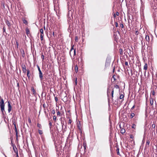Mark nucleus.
Returning <instances> with one entry per match:
<instances>
[{"label": "nucleus", "mask_w": 157, "mask_h": 157, "mask_svg": "<svg viewBox=\"0 0 157 157\" xmlns=\"http://www.w3.org/2000/svg\"><path fill=\"white\" fill-rule=\"evenodd\" d=\"M0 106L1 110L3 114H4V110L5 105L4 104V101L3 99H1L0 102Z\"/></svg>", "instance_id": "1"}, {"label": "nucleus", "mask_w": 157, "mask_h": 157, "mask_svg": "<svg viewBox=\"0 0 157 157\" xmlns=\"http://www.w3.org/2000/svg\"><path fill=\"white\" fill-rule=\"evenodd\" d=\"M113 93H114V90L113 89H112L111 91V90L109 88H108L107 90V96L109 97V95H110L111 94V96L112 98V99H113Z\"/></svg>", "instance_id": "2"}, {"label": "nucleus", "mask_w": 157, "mask_h": 157, "mask_svg": "<svg viewBox=\"0 0 157 157\" xmlns=\"http://www.w3.org/2000/svg\"><path fill=\"white\" fill-rule=\"evenodd\" d=\"M8 112L9 113H10L11 111L12 107L10 105V101H8Z\"/></svg>", "instance_id": "3"}, {"label": "nucleus", "mask_w": 157, "mask_h": 157, "mask_svg": "<svg viewBox=\"0 0 157 157\" xmlns=\"http://www.w3.org/2000/svg\"><path fill=\"white\" fill-rule=\"evenodd\" d=\"M21 67L23 72L24 73H26V71H27V70L25 66V65H23L21 66Z\"/></svg>", "instance_id": "4"}, {"label": "nucleus", "mask_w": 157, "mask_h": 157, "mask_svg": "<svg viewBox=\"0 0 157 157\" xmlns=\"http://www.w3.org/2000/svg\"><path fill=\"white\" fill-rule=\"evenodd\" d=\"M137 114H138L137 112H136L135 113H131L130 114V118H132L134 116L137 115Z\"/></svg>", "instance_id": "5"}, {"label": "nucleus", "mask_w": 157, "mask_h": 157, "mask_svg": "<svg viewBox=\"0 0 157 157\" xmlns=\"http://www.w3.org/2000/svg\"><path fill=\"white\" fill-rule=\"evenodd\" d=\"M76 55V49H75L74 50V51H72V52H71V57H72V58L74 59L75 58V56Z\"/></svg>", "instance_id": "6"}, {"label": "nucleus", "mask_w": 157, "mask_h": 157, "mask_svg": "<svg viewBox=\"0 0 157 157\" xmlns=\"http://www.w3.org/2000/svg\"><path fill=\"white\" fill-rule=\"evenodd\" d=\"M39 76L40 81H42L43 79V74L41 71L39 72Z\"/></svg>", "instance_id": "7"}, {"label": "nucleus", "mask_w": 157, "mask_h": 157, "mask_svg": "<svg viewBox=\"0 0 157 157\" xmlns=\"http://www.w3.org/2000/svg\"><path fill=\"white\" fill-rule=\"evenodd\" d=\"M120 127L121 129L120 130L122 134H124L125 132V129L123 128H122L120 125Z\"/></svg>", "instance_id": "8"}, {"label": "nucleus", "mask_w": 157, "mask_h": 157, "mask_svg": "<svg viewBox=\"0 0 157 157\" xmlns=\"http://www.w3.org/2000/svg\"><path fill=\"white\" fill-rule=\"evenodd\" d=\"M149 101L150 104L152 105H153V98L150 97L149 98Z\"/></svg>", "instance_id": "9"}, {"label": "nucleus", "mask_w": 157, "mask_h": 157, "mask_svg": "<svg viewBox=\"0 0 157 157\" xmlns=\"http://www.w3.org/2000/svg\"><path fill=\"white\" fill-rule=\"evenodd\" d=\"M74 46V45H73L71 47V50L70 51L69 53H70V55L71 57V52H72V51H73V50H74V48H73Z\"/></svg>", "instance_id": "10"}, {"label": "nucleus", "mask_w": 157, "mask_h": 157, "mask_svg": "<svg viewBox=\"0 0 157 157\" xmlns=\"http://www.w3.org/2000/svg\"><path fill=\"white\" fill-rule=\"evenodd\" d=\"M32 92L34 96H35L36 95V91L33 88L32 89Z\"/></svg>", "instance_id": "11"}, {"label": "nucleus", "mask_w": 157, "mask_h": 157, "mask_svg": "<svg viewBox=\"0 0 157 157\" xmlns=\"http://www.w3.org/2000/svg\"><path fill=\"white\" fill-rule=\"evenodd\" d=\"M145 39L147 41L149 42L150 40V38L149 36L146 35L145 37Z\"/></svg>", "instance_id": "12"}, {"label": "nucleus", "mask_w": 157, "mask_h": 157, "mask_svg": "<svg viewBox=\"0 0 157 157\" xmlns=\"http://www.w3.org/2000/svg\"><path fill=\"white\" fill-rule=\"evenodd\" d=\"M147 68V65L146 63H145L144 67V69L146 71Z\"/></svg>", "instance_id": "13"}, {"label": "nucleus", "mask_w": 157, "mask_h": 157, "mask_svg": "<svg viewBox=\"0 0 157 157\" xmlns=\"http://www.w3.org/2000/svg\"><path fill=\"white\" fill-rule=\"evenodd\" d=\"M30 31L29 30L28 28H27L26 29V33L27 35H28V34L29 33Z\"/></svg>", "instance_id": "14"}, {"label": "nucleus", "mask_w": 157, "mask_h": 157, "mask_svg": "<svg viewBox=\"0 0 157 157\" xmlns=\"http://www.w3.org/2000/svg\"><path fill=\"white\" fill-rule=\"evenodd\" d=\"M29 72H30V71H29V70H27V76L29 78L30 77V76L29 75Z\"/></svg>", "instance_id": "15"}, {"label": "nucleus", "mask_w": 157, "mask_h": 157, "mask_svg": "<svg viewBox=\"0 0 157 157\" xmlns=\"http://www.w3.org/2000/svg\"><path fill=\"white\" fill-rule=\"evenodd\" d=\"M44 31H43V29H40V33H41V34L40 35H44Z\"/></svg>", "instance_id": "16"}, {"label": "nucleus", "mask_w": 157, "mask_h": 157, "mask_svg": "<svg viewBox=\"0 0 157 157\" xmlns=\"http://www.w3.org/2000/svg\"><path fill=\"white\" fill-rule=\"evenodd\" d=\"M119 148L118 147H117V149L116 150V151L117 152V154L118 155H120V153H119Z\"/></svg>", "instance_id": "17"}, {"label": "nucleus", "mask_w": 157, "mask_h": 157, "mask_svg": "<svg viewBox=\"0 0 157 157\" xmlns=\"http://www.w3.org/2000/svg\"><path fill=\"white\" fill-rule=\"evenodd\" d=\"M37 126L38 127H39L41 129L42 128L41 125L40 124L38 123L37 124Z\"/></svg>", "instance_id": "18"}, {"label": "nucleus", "mask_w": 157, "mask_h": 157, "mask_svg": "<svg viewBox=\"0 0 157 157\" xmlns=\"http://www.w3.org/2000/svg\"><path fill=\"white\" fill-rule=\"evenodd\" d=\"M38 132L40 135H42L43 133L42 131L40 130H38Z\"/></svg>", "instance_id": "19"}, {"label": "nucleus", "mask_w": 157, "mask_h": 157, "mask_svg": "<svg viewBox=\"0 0 157 157\" xmlns=\"http://www.w3.org/2000/svg\"><path fill=\"white\" fill-rule=\"evenodd\" d=\"M135 108V105H134L131 108V109H130V111L131 112H133L132 111V110Z\"/></svg>", "instance_id": "20"}, {"label": "nucleus", "mask_w": 157, "mask_h": 157, "mask_svg": "<svg viewBox=\"0 0 157 157\" xmlns=\"http://www.w3.org/2000/svg\"><path fill=\"white\" fill-rule=\"evenodd\" d=\"M149 143H150V141H149V140H147L146 141V145H149Z\"/></svg>", "instance_id": "21"}, {"label": "nucleus", "mask_w": 157, "mask_h": 157, "mask_svg": "<svg viewBox=\"0 0 157 157\" xmlns=\"http://www.w3.org/2000/svg\"><path fill=\"white\" fill-rule=\"evenodd\" d=\"M152 127L153 128L155 129V122H153V124L152 125Z\"/></svg>", "instance_id": "22"}, {"label": "nucleus", "mask_w": 157, "mask_h": 157, "mask_svg": "<svg viewBox=\"0 0 157 157\" xmlns=\"http://www.w3.org/2000/svg\"><path fill=\"white\" fill-rule=\"evenodd\" d=\"M124 95L123 94H121L120 95V99H122V98H124Z\"/></svg>", "instance_id": "23"}, {"label": "nucleus", "mask_w": 157, "mask_h": 157, "mask_svg": "<svg viewBox=\"0 0 157 157\" xmlns=\"http://www.w3.org/2000/svg\"><path fill=\"white\" fill-rule=\"evenodd\" d=\"M114 87L117 89H119V87L117 85H114Z\"/></svg>", "instance_id": "24"}, {"label": "nucleus", "mask_w": 157, "mask_h": 157, "mask_svg": "<svg viewBox=\"0 0 157 157\" xmlns=\"http://www.w3.org/2000/svg\"><path fill=\"white\" fill-rule=\"evenodd\" d=\"M44 36V35H40V38L41 40H43V37Z\"/></svg>", "instance_id": "25"}, {"label": "nucleus", "mask_w": 157, "mask_h": 157, "mask_svg": "<svg viewBox=\"0 0 157 157\" xmlns=\"http://www.w3.org/2000/svg\"><path fill=\"white\" fill-rule=\"evenodd\" d=\"M15 132L16 133V136H17V129L16 128V127L15 126Z\"/></svg>", "instance_id": "26"}, {"label": "nucleus", "mask_w": 157, "mask_h": 157, "mask_svg": "<svg viewBox=\"0 0 157 157\" xmlns=\"http://www.w3.org/2000/svg\"><path fill=\"white\" fill-rule=\"evenodd\" d=\"M14 149V151L16 153V154H17V155H16V157H19V156H18V152H17V151H15V150L14 149V148H13Z\"/></svg>", "instance_id": "27"}, {"label": "nucleus", "mask_w": 157, "mask_h": 157, "mask_svg": "<svg viewBox=\"0 0 157 157\" xmlns=\"http://www.w3.org/2000/svg\"><path fill=\"white\" fill-rule=\"evenodd\" d=\"M54 96H55V95L54 94ZM55 99L56 102H57L58 101V98L57 97L55 96Z\"/></svg>", "instance_id": "28"}, {"label": "nucleus", "mask_w": 157, "mask_h": 157, "mask_svg": "<svg viewBox=\"0 0 157 157\" xmlns=\"http://www.w3.org/2000/svg\"><path fill=\"white\" fill-rule=\"evenodd\" d=\"M75 71L76 72H77V71H78V67H77V66L75 67Z\"/></svg>", "instance_id": "29"}, {"label": "nucleus", "mask_w": 157, "mask_h": 157, "mask_svg": "<svg viewBox=\"0 0 157 157\" xmlns=\"http://www.w3.org/2000/svg\"><path fill=\"white\" fill-rule=\"evenodd\" d=\"M119 51L120 52V53L121 54H122L123 53L122 50L121 49H120Z\"/></svg>", "instance_id": "30"}, {"label": "nucleus", "mask_w": 157, "mask_h": 157, "mask_svg": "<svg viewBox=\"0 0 157 157\" xmlns=\"http://www.w3.org/2000/svg\"><path fill=\"white\" fill-rule=\"evenodd\" d=\"M55 109H53V110L52 111V113H53V114H54L55 113Z\"/></svg>", "instance_id": "31"}, {"label": "nucleus", "mask_w": 157, "mask_h": 157, "mask_svg": "<svg viewBox=\"0 0 157 157\" xmlns=\"http://www.w3.org/2000/svg\"><path fill=\"white\" fill-rule=\"evenodd\" d=\"M86 144H83V147H84V150L85 151L86 150Z\"/></svg>", "instance_id": "32"}, {"label": "nucleus", "mask_w": 157, "mask_h": 157, "mask_svg": "<svg viewBox=\"0 0 157 157\" xmlns=\"http://www.w3.org/2000/svg\"><path fill=\"white\" fill-rule=\"evenodd\" d=\"M23 22L25 24H27L28 22L26 20H24L23 21Z\"/></svg>", "instance_id": "33"}, {"label": "nucleus", "mask_w": 157, "mask_h": 157, "mask_svg": "<svg viewBox=\"0 0 157 157\" xmlns=\"http://www.w3.org/2000/svg\"><path fill=\"white\" fill-rule=\"evenodd\" d=\"M41 58L42 60H44V56L43 54L41 55Z\"/></svg>", "instance_id": "34"}, {"label": "nucleus", "mask_w": 157, "mask_h": 157, "mask_svg": "<svg viewBox=\"0 0 157 157\" xmlns=\"http://www.w3.org/2000/svg\"><path fill=\"white\" fill-rule=\"evenodd\" d=\"M78 38L77 36H76L75 37V41H77L78 40Z\"/></svg>", "instance_id": "35"}, {"label": "nucleus", "mask_w": 157, "mask_h": 157, "mask_svg": "<svg viewBox=\"0 0 157 157\" xmlns=\"http://www.w3.org/2000/svg\"><path fill=\"white\" fill-rule=\"evenodd\" d=\"M7 25L8 26H10V22H9V21H8L7 22Z\"/></svg>", "instance_id": "36"}, {"label": "nucleus", "mask_w": 157, "mask_h": 157, "mask_svg": "<svg viewBox=\"0 0 157 157\" xmlns=\"http://www.w3.org/2000/svg\"><path fill=\"white\" fill-rule=\"evenodd\" d=\"M56 117L55 116H54L53 117V119L55 121H56Z\"/></svg>", "instance_id": "37"}, {"label": "nucleus", "mask_w": 157, "mask_h": 157, "mask_svg": "<svg viewBox=\"0 0 157 157\" xmlns=\"http://www.w3.org/2000/svg\"><path fill=\"white\" fill-rule=\"evenodd\" d=\"M120 26L122 28L124 27L123 25L122 24H120Z\"/></svg>", "instance_id": "38"}, {"label": "nucleus", "mask_w": 157, "mask_h": 157, "mask_svg": "<svg viewBox=\"0 0 157 157\" xmlns=\"http://www.w3.org/2000/svg\"><path fill=\"white\" fill-rule=\"evenodd\" d=\"M3 32H6V28L5 27H3Z\"/></svg>", "instance_id": "39"}, {"label": "nucleus", "mask_w": 157, "mask_h": 157, "mask_svg": "<svg viewBox=\"0 0 157 157\" xmlns=\"http://www.w3.org/2000/svg\"><path fill=\"white\" fill-rule=\"evenodd\" d=\"M130 137L131 138L133 139L134 138V136L132 135H130Z\"/></svg>", "instance_id": "40"}, {"label": "nucleus", "mask_w": 157, "mask_h": 157, "mask_svg": "<svg viewBox=\"0 0 157 157\" xmlns=\"http://www.w3.org/2000/svg\"><path fill=\"white\" fill-rule=\"evenodd\" d=\"M115 26L117 27H118V23L117 22H115Z\"/></svg>", "instance_id": "41"}, {"label": "nucleus", "mask_w": 157, "mask_h": 157, "mask_svg": "<svg viewBox=\"0 0 157 157\" xmlns=\"http://www.w3.org/2000/svg\"><path fill=\"white\" fill-rule=\"evenodd\" d=\"M37 67L38 68V69L39 72H40V71H41L39 66H37Z\"/></svg>", "instance_id": "42"}, {"label": "nucleus", "mask_w": 157, "mask_h": 157, "mask_svg": "<svg viewBox=\"0 0 157 157\" xmlns=\"http://www.w3.org/2000/svg\"><path fill=\"white\" fill-rule=\"evenodd\" d=\"M57 115H59L60 114V113L59 111H57Z\"/></svg>", "instance_id": "43"}, {"label": "nucleus", "mask_w": 157, "mask_h": 157, "mask_svg": "<svg viewBox=\"0 0 157 157\" xmlns=\"http://www.w3.org/2000/svg\"><path fill=\"white\" fill-rule=\"evenodd\" d=\"M139 34V32L138 31H136L135 32V34L136 35H138Z\"/></svg>", "instance_id": "44"}, {"label": "nucleus", "mask_w": 157, "mask_h": 157, "mask_svg": "<svg viewBox=\"0 0 157 157\" xmlns=\"http://www.w3.org/2000/svg\"><path fill=\"white\" fill-rule=\"evenodd\" d=\"M49 125L50 127H51L52 126V123L51 122H50L49 123Z\"/></svg>", "instance_id": "45"}, {"label": "nucleus", "mask_w": 157, "mask_h": 157, "mask_svg": "<svg viewBox=\"0 0 157 157\" xmlns=\"http://www.w3.org/2000/svg\"><path fill=\"white\" fill-rule=\"evenodd\" d=\"M43 107L44 108L46 107V105L45 103H44V104H43Z\"/></svg>", "instance_id": "46"}, {"label": "nucleus", "mask_w": 157, "mask_h": 157, "mask_svg": "<svg viewBox=\"0 0 157 157\" xmlns=\"http://www.w3.org/2000/svg\"><path fill=\"white\" fill-rule=\"evenodd\" d=\"M71 119H69V122H68V123L69 124H71Z\"/></svg>", "instance_id": "47"}, {"label": "nucleus", "mask_w": 157, "mask_h": 157, "mask_svg": "<svg viewBox=\"0 0 157 157\" xmlns=\"http://www.w3.org/2000/svg\"><path fill=\"white\" fill-rule=\"evenodd\" d=\"M125 65L126 66H128V63L127 62H125Z\"/></svg>", "instance_id": "48"}, {"label": "nucleus", "mask_w": 157, "mask_h": 157, "mask_svg": "<svg viewBox=\"0 0 157 157\" xmlns=\"http://www.w3.org/2000/svg\"><path fill=\"white\" fill-rule=\"evenodd\" d=\"M28 121H29V123H31V121L30 120V119H28Z\"/></svg>", "instance_id": "49"}, {"label": "nucleus", "mask_w": 157, "mask_h": 157, "mask_svg": "<svg viewBox=\"0 0 157 157\" xmlns=\"http://www.w3.org/2000/svg\"><path fill=\"white\" fill-rule=\"evenodd\" d=\"M75 82L76 84V85L77 84V78H76V79H75Z\"/></svg>", "instance_id": "50"}, {"label": "nucleus", "mask_w": 157, "mask_h": 157, "mask_svg": "<svg viewBox=\"0 0 157 157\" xmlns=\"http://www.w3.org/2000/svg\"><path fill=\"white\" fill-rule=\"evenodd\" d=\"M25 53L24 52H23V54H22V56H23V57H24L25 56Z\"/></svg>", "instance_id": "51"}, {"label": "nucleus", "mask_w": 157, "mask_h": 157, "mask_svg": "<svg viewBox=\"0 0 157 157\" xmlns=\"http://www.w3.org/2000/svg\"><path fill=\"white\" fill-rule=\"evenodd\" d=\"M116 14L117 15V16H118L119 15V13L118 12H116Z\"/></svg>", "instance_id": "52"}, {"label": "nucleus", "mask_w": 157, "mask_h": 157, "mask_svg": "<svg viewBox=\"0 0 157 157\" xmlns=\"http://www.w3.org/2000/svg\"><path fill=\"white\" fill-rule=\"evenodd\" d=\"M152 94L153 95H154L155 94V92H154V91H153L152 92Z\"/></svg>", "instance_id": "53"}, {"label": "nucleus", "mask_w": 157, "mask_h": 157, "mask_svg": "<svg viewBox=\"0 0 157 157\" xmlns=\"http://www.w3.org/2000/svg\"><path fill=\"white\" fill-rule=\"evenodd\" d=\"M132 111L133 112H131V113H135V112H137V111H134L132 110Z\"/></svg>", "instance_id": "54"}, {"label": "nucleus", "mask_w": 157, "mask_h": 157, "mask_svg": "<svg viewBox=\"0 0 157 157\" xmlns=\"http://www.w3.org/2000/svg\"><path fill=\"white\" fill-rule=\"evenodd\" d=\"M135 126V125H134L133 126H132V128H135L134 126Z\"/></svg>", "instance_id": "55"}, {"label": "nucleus", "mask_w": 157, "mask_h": 157, "mask_svg": "<svg viewBox=\"0 0 157 157\" xmlns=\"http://www.w3.org/2000/svg\"><path fill=\"white\" fill-rule=\"evenodd\" d=\"M17 86L19 87V83H17Z\"/></svg>", "instance_id": "56"}, {"label": "nucleus", "mask_w": 157, "mask_h": 157, "mask_svg": "<svg viewBox=\"0 0 157 157\" xmlns=\"http://www.w3.org/2000/svg\"><path fill=\"white\" fill-rule=\"evenodd\" d=\"M16 44H17V45H18V42H16Z\"/></svg>", "instance_id": "57"}, {"label": "nucleus", "mask_w": 157, "mask_h": 157, "mask_svg": "<svg viewBox=\"0 0 157 157\" xmlns=\"http://www.w3.org/2000/svg\"><path fill=\"white\" fill-rule=\"evenodd\" d=\"M113 78H114V80H115V78L114 77V76H113Z\"/></svg>", "instance_id": "58"}, {"label": "nucleus", "mask_w": 157, "mask_h": 157, "mask_svg": "<svg viewBox=\"0 0 157 157\" xmlns=\"http://www.w3.org/2000/svg\"><path fill=\"white\" fill-rule=\"evenodd\" d=\"M53 35L54 36V33L53 32Z\"/></svg>", "instance_id": "59"}, {"label": "nucleus", "mask_w": 157, "mask_h": 157, "mask_svg": "<svg viewBox=\"0 0 157 157\" xmlns=\"http://www.w3.org/2000/svg\"><path fill=\"white\" fill-rule=\"evenodd\" d=\"M114 16H115V14H114Z\"/></svg>", "instance_id": "60"}, {"label": "nucleus", "mask_w": 157, "mask_h": 157, "mask_svg": "<svg viewBox=\"0 0 157 157\" xmlns=\"http://www.w3.org/2000/svg\"><path fill=\"white\" fill-rule=\"evenodd\" d=\"M6 157H7L6 156Z\"/></svg>", "instance_id": "61"}]
</instances>
